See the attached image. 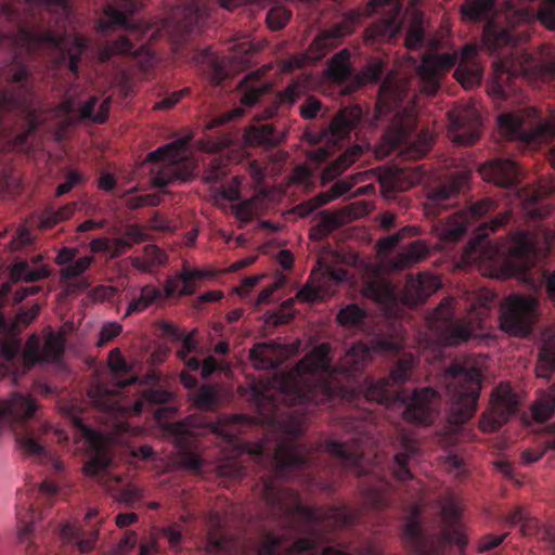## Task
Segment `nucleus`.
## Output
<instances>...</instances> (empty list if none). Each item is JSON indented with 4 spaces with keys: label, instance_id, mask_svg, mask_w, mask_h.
Here are the masks:
<instances>
[{
    "label": "nucleus",
    "instance_id": "1",
    "mask_svg": "<svg viewBox=\"0 0 555 555\" xmlns=\"http://www.w3.org/2000/svg\"><path fill=\"white\" fill-rule=\"evenodd\" d=\"M256 460L267 466V473L259 478L255 491L262 500L268 515L283 521L285 528L299 531L304 525L311 531L308 537L298 538L286 555H350L344 550L324 545L333 539L323 532L326 528L338 529L351 526L356 514L343 506L323 514L320 509L305 505L297 491L283 486L285 479L297 477L310 468L311 456L304 448L292 441H281L271 452L262 443L251 452Z\"/></svg>",
    "mask_w": 555,
    "mask_h": 555
},
{
    "label": "nucleus",
    "instance_id": "2",
    "mask_svg": "<svg viewBox=\"0 0 555 555\" xmlns=\"http://www.w3.org/2000/svg\"><path fill=\"white\" fill-rule=\"evenodd\" d=\"M540 23L551 30H555V0H542L539 9L517 8L507 3L503 16H498L487 23L483 30V42L491 52L508 49L502 57L494 62L496 81L492 92L500 99L508 96L509 80L518 77L528 80H555V48L544 47L539 56L517 47L529 39L526 27L531 22ZM551 163L555 168V145L551 151Z\"/></svg>",
    "mask_w": 555,
    "mask_h": 555
},
{
    "label": "nucleus",
    "instance_id": "3",
    "mask_svg": "<svg viewBox=\"0 0 555 555\" xmlns=\"http://www.w3.org/2000/svg\"><path fill=\"white\" fill-rule=\"evenodd\" d=\"M17 4L21 1L1 8L0 14L11 29L0 34V41L5 38L29 55L47 53L57 67L67 66L77 76L88 40L66 30L69 0H25L27 8L23 11Z\"/></svg>",
    "mask_w": 555,
    "mask_h": 555
},
{
    "label": "nucleus",
    "instance_id": "4",
    "mask_svg": "<svg viewBox=\"0 0 555 555\" xmlns=\"http://www.w3.org/2000/svg\"><path fill=\"white\" fill-rule=\"evenodd\" d=\"M1 76L7 81V86L0 88L2 149L29 154L33 151L30 137L41 122L35 107L30 74L16 63L5 67Z\"/></svg>",
    "mask_w": 555,
    "mask_h": 555
},
{
    "label": "nucleus",
    "instance_id": "5",
    "mask_svg": "<svg viewBox=\"0 0 555 555\" xmlns=\"http://www.w3.org/2000/svg\"><path fill=\"white\" fill-rule=\"evenodd\" d=\"M371 357V349L362 343H357L341 358L337 367L332 365L331 347L323 343L314 347L299 362L298 370L302 374L311 375L317 382L298 389L297 398L300 402H311L315 405L331 403L343 389L334 385L338 375L354 378L361 373Z\"/></svg>",
    "mask_w": 555,
    "mask_h": 555
},
{
    "label": "nucleus",
    "instance_id": "6",
    "mask_svg": "<svg viewBox=\"0 0 555 555\" xmlns=\"http://www.w3.org/2000/svg\"><path fill=\"white\" fill-rule=\"evenodd\" d=\"M414 362L415 359L411 353H404L393 365L388 377L377 380L366 378L363 391L366 400L379 404H389L400 400L405 421L427 425L439 412V392L431 387H424L415 389L411 396H401L395 388L410 378Z\"/></svg>",
    "mask_w": 555,
    "mask_h": 555
},
{
    "label": "nucleus",
    "instance_id": "7",
    "mask_svg": "<svg viewBox=\"0 0 555 555\" xmlns=\"http://www.w3.org/2000/svg\"><path fill=\"white\" fill-rule=\"evenodd\" d=\"M64 335L53 330H49L43 344L38 335H31L24 349L14 334L5 339L0 337V380L12 377L16 384L35 364L59 362L64 354Z\"/></svg>",
    "mask_w": 555,
    "mask_h": 555
},
{
    "label": "nucleus",
    "instance_id": "8",
    "mask_svg": "<svg viewBox=\"0 0 555 555\" xmlns=\"http://www.w3.org/2000/svg\"><path fill=\"white\" fill-rule=\"evenodd\" d=\"M479 49L475 44H466L457 53L426 55L417 67L422 92L434 95L440 88V77L453 68L455 79L465 88H474L481 82L482 66L478 60Z\"/></svg>",
    "mask_w": 555,
    "mask_h": 555
},
{
    "label": "nucleus",
    "instance_id": "9",
    "mask_svg": "<svg viewBox=\"0 0 555 555\" xmlns=\"http://www.w3.org/2000/svg\"><path fill=\"white\" fill-rule=\"evenodd\" d=\"M36 410L37 403L29 395L14 392L10 399L0 401V433L10 427L24 455L43 460L49 457V452L40 442V434L47 429L35 428L29 423Z\"/></svg>",
    "mask_w": 555,
    "mask_h": 555
},
{
    "label": "nucleus",
    "instance_id": "10",
    "mask_svg": "<svg viewBox=\"0 0 555 555\" xmlns=\"http://www.w3.org/2000/svg\"><path fill=\"white\" fill-rule=\"evenodd\" d=\"M190 138H179L146 156L154 164L152 182L157 188H166L176 182H185L195 175L197 164L188 153Z\"/></svg>",
    "mask_w": 555,
    "mask_h": 555
},
{
    "label": "nucleus",
    "instance_id": "11",
    "mask_svg": "<svg viewBox=\"0 0 555 555\" xmlns=\"http://www.w3.org/2000/svg\"><path fill=\"white\" fill-rule=\"evenodd\" d=\"M446 377L451 396V422L463 424L472 418L477 410L481 390V372L475 366L454 362L447 369Z\"/></svg>",
    "mask_w": 555,
    "mask_h": 555
},
{
    "label": "nucleus",
    "instance_id": "12",
    "mask_svg": "<svg viewBox=\"0 0 555 555\" xmlns=\"http://www.w3.org/2000/svg\"><path fill=\"white\" fill-rule=\"evenodd\" d=\"M499 129L507 140L540 144L555 139V113L543 115L534 107L504 113L498 118Z\"/></svg>",
    "mask_w": 555,
    "mask_h": 555
},
{
    "label": "nucleus",
    "instance_id": "13",
    "mask_svg": "<svg viewBox=\"0 0 555 555\" xmlns=\"http://www.w3.org/2000/svg\"><path fill=\"white\" fill-rule=\"evenodd\" d=\"M360 412L350 413L345 416L343 428L351 434L345 440H330L325 443V450L335 457L345 468L357 469V474L363 473L361 462L364 449L369 446V424L361 417Z\"/></svg>",
    "mask_w": 555,
    "mask_h": 555
},
{
    "label": "nucleus",
    "instance_id": "14",
    "mask_svg": "<svg viewBox=\"0 0 555 555\" xmlns=\"http://www.w3.org/2000/svg\"><path fill=\"white\" fill-rule=\"evenodd\" d=\"M538 300L531 296L513 295L501 306L500 326L509 335L528 336L538 318Z\"/></svg>",
    "mask_w": 555,
    "mask_h": 555
},
{
    "label": "nucleus",
    "instance_id": "15",
    "mask_svg": "<svg viewBox=\"0 0 555 555\" xmlns=\"http://www.w3.org/2000/svg\"><path fill=\"white\" fill-rule=\"evenodd\" d=\"M401 0H370L364 14L382 13V17L369 27L372 39L385 41L396 38L403 26Z\"/></svg>",
    "mask_w": 555,
    "mask_h": 555
},
{
    "label": "nucleus",
    "instance_id": "16",
    "mask_svg": "<svg viewBox=\"0 0 555 555\" xmlns=\"http://www.w3.org/2000/svg\"><path fill=\"white\" fill-rule=\"evenodd\" d=\"M470 178V170L450 169L439 175L428 185L426 191L427 205L431 207L448 208Z\"/></svg>",
    "mask_w": 555,
    "mask_h": 555
},
{
    "label": "nucleus",
    "instance_id": "17",
    "mask_svg": "<svg viewBox=\"0 0 555 555\" xmlns=\"http://www.w3.org/2000/svg\"><path fill=\"white\" fill-rule=\"evenodd\" d=\"M496 208L498 203L490 197L470 202L466 209L451 216L443 229L442 237L449 242L461 240L473 221L493 214Z\"/></svg>",
    "mask_w": 555,
    "mask_h": 555
},
{
    "label": "nucleus",
    "instance_id": "18",
    "mask_svg": "<svg viewBox=\"0 0 555 555\" xmlns=\"http://www.w3.org/2000/svg\"><path fill=\"white\" fill-rule=\"evenodd\" d=\"M74 425L79 430V437L86 440L90 450V459L83 465V473L87 476L95 477L111 464L106 440L101 433L86 425L79 417L74 420Z\"/></svg>",
    "mask_w": 555,
    "mask_h": 555
},
{
    "label": "nucleus",
    "instance_id": "19",
    "mask_svg": "<svg viewBox=\"0 0 555 555\" xmlns=\"http://www.w3.org/2000/svg\"><path fill=\"white\" fill-rule=\"evenodd\" d=\"M518 400L508 386L496 387L491 397L490 409L481 420L483 431H495L517 413Z\"/></svg>",
    "mask_w": 555,
    "mask_h": 555
},
{
    "label": "nucleus",
    "instance_id": "20",
    "mask_svg": "<svg viewBox=\"0 0 555 555\" xmlns=\"http://www.w3.org/2000/svg\"><path fill=\"white\" fill-rule=\"evenodd\" d=\"M453 304V298H444L433 313V319L442 323L443 328L439 338L444 346H457L473 337V328L469 324L454 320Z\"/></svg>",
    "mask_w": 555,
    "mask_h": 555
},
{
    "label": "nucleus",
    "instance_id": "21",
    "mask_svg": "<svg viewBox=\"0 0 555 555\" xmlns=\"http://www.w3.org/2000/svg\"><path fill=\"white\" fill-rule=\"evenodd\" d=\"M140 9L139 0H108L104 8V18L99 21L98 29L102 33L114 30L116 27L126 30H137L140 25L129 20Z\"/></svg>",
    "mask_w": 555,
    "mask_h": 555
},
{
    "label": "nucleus",
    "instance_id": "22",
    "mask_svg": "<svg viewBox=\"0 0 555 555\" xmlns=\"http://www.w3.org/2000/svg\"><path fill=\"white\" fill-rule=\"evenodd\" d=\"M481 115L474 106H466L452 118L453 140L461 145L474 144L480 134Z\"/></svg>",
    "mask_w": 555,
    "mask_h": 555
},
{
    "label": "nucleus",
    "instance_id": "23",
    "mask_svg": "<svg viewBox=\"0 0 555 555\" xmlns=\"http://www.w3.org/2000/svg\"><path fill=\"white\" fill-rule=\"evenodd\" d=\"M553 192L552 186L544 184L528 185L520 189L518 196L528 216L531 218H544L553 208L551 198Z\"/></svg>",
    "mask_w": 555,
    "mask_h": 555
},
{
    "label": "nucleus",
    "instance_id": "24",
    "mask_svg": "<svg viewBox=\"0 0 555 555\" xmlns=\"http://www.w3.org/2000/svg\"><path fill=\"white\" fill-rule=\"evenodd\" d=\"M479 173L485 181L501 188H512L520 178L517 164L507 158H495L485 163L480 166Z\"/></svg>",
    "mask_w": 555,
    "mask_h": 555
},
{
    "label": "nucleus",
    "instance_id": "25",
    "mask_svg": "<svg viewBox=\"0 0 555 555\" xmlns=\"http://www.w3.org/2000/svg\"><path fill=\"white\" fill-rule=\"evenodd\" d=\"M504 251L488 238V233H479L464 249V257L472 262L496 264L504 258Z\"/></svg>",
    "mask_w": 555,
    "mask_h": 555
},
{
    "label": "nucleus",
    "instance_id": "26",
    "mask_svg": "<svg viewBox=\"0 0 555 555\" xmlns=\"http://www.w3.org/2000/svg\"><path fill=\"white\" fill-rule=\"evenodd\" d=\"M363 111L359 105L346 106L332 119L327 129L324 132V137H330L328 141H343L349 137L351 130H353L361 121Z\"/></svg>",
    "mask_w": 555,
    "mask_h": 555
},
{
    "label": "nucleus",
    "instance_id": "27",
    "mask_svg": "<svg viewBox=\"0 0 555 555\" xmlns=\"http://www.w3.org/2000/svg\"><path fill=\"white\" fill-rule=\"evenodd\" d=\"M170 431L176 435V442L181 448V465L194 473H201L203 469L204 461L199 454L190 451L193 446V431L184 423L181 422L171 424Z\"/></svg>",
    "mask_w": 555,
    "mask_h": 555
},
{
    "label": "nucleus",
    "instance_id": "28",
    "mask_svg": "<svg viewBox=\"0 0 555 555\" xmlns=\"http://www.w3.org/2000/svg\"><path fill=\"white\" fill-rule=\"evenodd\" d=\"M9 293L10 287L3 284L0 289V307L3 305ZM39 311L40 306L38 304H34L27 309H21L13 322L5 319L2 312L0 311V337L2 339H5L7 337H9V335H13V333L15 337H17L21 328L26 327L28 324H30V322L37 318Z\"/></svg>",
    "mask_w": 555,
    "mask_h": 555
},
{
    "label": "nucleus",
    "instance_id": "29",
    "mask_svg": "<svg viewBox=\"0 0 555 555\" xmlns=\"http://www.w3.org/2000/svg\"><path fill=\"white\" fill-rule=\"evenodd\" d=\"M244 139L249 146L270 150L284 140V134L272 124L256 122L245 130Z\"/></svg>",
    "mask_w": 555,
    "mask_h": 555
},
{
    "label": "nucleus",
    "instance_id": "30",
    "mask_svg": "<svg viewBox=\"0 0 555 555\" xmlns=\"http://www.w3.org/2000/svg\"><path fill=\"white\" fill-rule=\"evenodd\" d=\"M440 287L439 280L428 273H420L416 278L411 276L405 284V297L412 305H418Z\"/></svg>",
    "mask_w": 555,
    "mask_h": 555
},
{
    "label": "nucleus",
    "instance_id": "31",
    "mask_svg": "<svg viewBox=\"0 0 555 555\" xmlns=\"http://www.w3.org/2000/svg\"><path fill=\"white\" fill-rule=\"evenodd\" d=\"M424 172L418 168H396L382 180L385 196L390 192H402L422 181Z\"/></svg>",
    "mask_w": 555,
    "mask_h": 555
},
{
    "label": "nucleus",
    "instance_id": "32",
    "mask_svg": "<svg viewBox=\"0 0 555 555\" xmlns=\"http://www.w3.org/2000/svg\"><path fill=\"white\" fill-rule=\"evenodd\" d=\"M402 540L413 555H434L416 514L410 516L403 525Z\"/></svg>",
    "mask_w": 555,
    "mask_h": 555
},
{
    "label": "nucleus",
    "instance_id": "33",
    "mask_svg": "<svg viewBox=\"0 0 555 555\" xmlns=\"http://www.w3.org/2000/svg\"><path fill=\"white\" fill-rule=\"evenodd\" d=\"M204 276L205 273L202 270H192L188 267H183L178 273L177 279H168L166 281L163 293L164 298L172 297L177 293L180 282L182 283V287L179 291L180 295H192L196 288L195 282Z\"/></svg>",
    "mask_w": 555,
    "mask_h": 555
},
{
    "label": "nucleus",
    "instance_id": "34",
    "mask_svg": "<svg viewBox=\"0 0 555 555\" xmlns=\"http://www.w3.org/2000/svg\"><path fill=\"white\" fill-rule=\"evenodd\" d=\"M379 102L387 108L395 109L408 96L406 82L399 80L395 75H387L379 86Z\"/></svg>",
    "mask_w": 555,
    "mask_h": 555
},
{
    "label": "nucleus",
    "instance_id": "35",
    "mask_svg": "<svg viewBox=\"0 0 555 555\" xmlns=\"http://www.w3.org/2000/svg\"><path fill=\"white\" fill-rule=\"evenodd\" d=\"M304 91L305 87L299 80L292 81L285 89L275 95L273 104L264 108L260 115V119L272 118L281 107H292L304 94Z\"/></svg>",
    "mask_w": 555,
    "mask_h": 555
},
{
    "label": "nucleus",
    "instance_id": "36",
    "mask_svg": "<svg viewBox=\"0 0 555 555\" xmlns=\"http://www.w3.org/2000/svg\"><path fill=\"white\" fill-rule=\"evenodd\" d=\"M282 350V345L268 341L255 345L249 350V358L258 370H273L280 364L276 352Z\"/></svg>",
    "mask_w": 555,
    "mask_h": 555
},
{
    "label": "nucleus",
    "instance_id": "37",
    "mask_svg": "<svg viewBox=\"0 0 555 555\" xmlns=\"http://www.w3.org/2000/svg\"><path fill=\"white\" fill-rule=\"evenodd\" d=\"M363 149L360 145H353L343 152L335 160L328 164L322 172L324 183L333 181L340 176L349 166H351L361 155Z\"/></svg>",
    "mask_w": 555,
    "mask_h": 555
},
{
    "label": "nucleus",
    "instance_id": "38",
    "mask_svg": "<svg viewBox=\"0 0 555 555\" xmlns=\"http://www.w3.org/2000/svg\"><path fill=\"white\" fill-rule=\"evenodd\" d=\"M351 53L348 49H341L328 61L326 74L331 80L344 83L353 75V67L350 64Z\"/></svg>",
    "mask_w": 555,
    "mask_h": 555
},
{
    "label": "nucleus",
    "instance_id": "39",
    "mask_svg": "<svg viewBox=\"0 0 555 555\" xmlns=\"http://www.w3.org/2000/svg\"><path fill=\"white\" fill-rule=\"evenodd\" d=\"M418 452V448L412 439L403 437L402 450L399 451L393 457V475L400 481H405L412 478V473L409 468V463Z\"/></svg>",
    "mask_w": 555,
    "mask_h": 555
},
{
    "label": "nucleus",
    "instance_id": "40",
    "mask_svg": "<svg viewBox=\"0 0 555 555\" xmlns=\"http://www.w3.org/2000/svg\"><path fill=\"white\" fill-rule=\"evenodd\" d=\"M50 270L44 264L31 266L28 261L21 260L12 264L10 276L13 282H36L48 278Z\"/></svg>",
    "mask_w": 555,
    "mask_h": 555
},
{
    "label": "nucleus",
    "instance_id": "41",
    "mask_svg": "<svg viewBox=\"0 0 555 555\" xmlns=\"http://www.w3.org/2000/svg\"><path fill=\"white\" fill-rule=\"evenodd\" d=\"M428 255V247L422 241H414L409 244L392 260V267L396 270H403L418 263Z\"/></svg>",
    "mask_w": 555,
    "mask_h": 555
},
{
    "label": "nucleus",
    "instance_id": "42",
    "mask_svg": "<svg viewBox=\"0 0 555 555\" xmlns=\"http://www.w3.org/2000/svg\"><path fill=\"white\" fill-rule=\"evenodd\" d=\"M164 299L163 291L154 285L147 284L141 287L139 297H134L129 302L125 317L133 313H140L151 307L153 304Z\"/></svg>",
    "mask_w": 555,
    "mask_h": 555
},
{
    "label": "nucleus",
    "instance_id": "43",
    "mask_svg": "<svg viewBox=\"0 0 555 555\" xmlns=\"http://www.w3.org/2000/svg\"><path fill=\"white\" fill-rule=\"evenodd\" d=\"M145 377V383H151L152 386L143 390L142 398L144 401L151 404H165L172 400V392L157 385L160 379V374L158 372L151 371Z\"/></svg>",
    "mask_w": 555,
    "mask_h": 555
},
{
    "label": "nucleus",
    "instance_id": "44",
    "mask_svg": "<svg viewBox=\"0 0 555 555\" xmlns=\"http://www.w3.org/2000/svg\"><path fill=\"white\" fill-rule=\"evenodd\" d=\"M135 55L134 44L130 39L120 36L118 39L107 41L99 48V60L102 63L108 62L114 55Z\"/></svg>",
    "mask_w": 555,
    "mask_h": 555
},
{
    "label": "nucleus",
    "instance_id": "45",
    "mask_svg": "<svg viewBox=\"0 0 555 555\" xmlns=\"http://www.w3.org/2000/svg\"><path fill=\"white\" fill-rule=\"evenodd\" d=\"M76 206V203H67L56 210L53 208H46L39 216V229L49 230L57 223L69 219L74 215Z\"/></svg>",
    "mask_w": 555,
    "mask_h": 555
},
{
    "label": "nucleus",
    "instance_id": "46",
    "mask_svg": "<svg viewBox=\"0 0 555 555\" xmlns=\"http://www.w3.org/2000/svg\"><path fill=\"white\" fill-rule=\"evenodd\" d=\"M443 514L447 517H451L452 521L448 524L441 530V540L444 544H456L460 547H465L467 540L464 534L461 533L460 528L456 524L459 513L455 507L448 506L443 508Z\"/></svg>",
    "mask_w": 555,
    "mask_h": 555
},
{
    "label": "nucleus",
    "instance_id": "47",
    "mask_svg": "<svg viewBox=\"0 0 555 555\" xmlns=\"http://www.w3.org/2000/svg\"><path fill=\"white\" fill-rule=\"evenodd\" d=\"M164 332L176 340L181 341V346L177 351V357L179 359H185L190 353L196 350L197 343L194 339V331L185 334L172 324H165Z\"/></svg>",
    "mask_w": 555,
    "mask_h": 555
},
{
    "label": "nucleus",
    "instance_id": "48",
    "mask_svg": "<svg viewBox=\"0 0 555 555\" xmlns=\"http://www.w3.org/2000/svg\"><path fill=\"white\" fill-rule=\"evenodd\" d=\"M493 7L494 0H470L462 5L461 12L465 20L481 21L487 18Z\"/></svg>",
    "mask_w": 555,
    "mask_h": 555
},
{
    "label": "nucleus",
    "instance_id": "49",
    "mask_svg": "<svg viewBox=\"0 0 555 555\" xmlns=\"http://www.w3.org/2000/svg\"><path fill=\"white\" fill-rule=\"evenodd\" d=\"M398 141L406 142V151L404 153L411 158H422L430 149V140L425 134L417 140L409 141L406 130L403 128L398 131Z\"/></svg>",
    "mask_w": 555,
    "mask_h": 555
},
{
    "label": "nucleus",
    "instance_id": "50",
    "mask_svg": "<svg viewBox=\"0 0 555 555\" xmlns=\"http://www.w3.org/2000/svg\"><path fill=\"white\" fill-rule=\"evenodd\" d=\"M366 318V311L356 304H349L341 308L337 315V322L343 326L358 327L361 326Z\"/></svg>",
    "mask_w": 555,
    "mask_h": 555
},
{
    "label": "nucleus",
    "instance_id": "51",
    "mask_svg": "<svg viewBox=\"0 0 555 555\" xmlns=\"http://www.w3.org/2000/svg\"><path fill=\"white\" fill-rule=\"evenodd\" d=\"M383 73L384 63L377 59L371 60L360 73L354 75V82L357 87L376 83L380 80Z\"/></svg>",
    "mask_w": 555,
    "mask_h": 555
},
{
    "label": "nucleus",
    "instance_id": "52",
    "mask_svg": "<svg viewBox=\"0 0 555 555\" xmlns=\"http://www.w3.org/2000/svg\"><path fill=\"white\" fill-rule=\"evenodd\" d=\"M555 413V393L542 395L532 405V417L543 423L550 420Z\"/></svg>",
    "mask_w": 555,
    "mask_h": 555
},
{
    "label": "nucleus",
    "instance_id": "53",
    "mask_svg": "<svg viewBox=\"0 0 555 555\" xmlns=\"http://www.w3.org/2000/svg\"><path fill=\"white\" fill-rule=\"evenodd\" d=\"M228 173V162L214 156L207 164L203 178L206 183L215 184L221 182Z\"/></svg>",
    "mask_w": 555,
    "mask_h": 555
},
{
    "label": "nucleus",
    "instance_id": "54",
    "mask_svg": "<svg viewBox=\"0 0 555 555\" xmlns=\"http://www.w3.org/2000/svg\"><path fill=\"white\" fill-rule=\"evenodd\" d=\"M193 401L199 410L210 411L217 408L219 395L214 386L203 385L194 395Z\"/></svg>",
    "mask_w": 555,
    "mask_h": 555
},
{
    "label": "nucleus",
    "instance_id": "55",
    "mask_svg": "<svg viewBox=\"0 0 555 555\" xmlns=\"http://www.w3.org/2000/svg\"><path fill=\"white\" fill-rule=\"evenodd\" d=\"M373 348L385 354L397 356L404 346L403 338L399 335L377 336L372 340Z\"/></svg>",
    "mask_w": 555,
    "mask_h": 555
},
{
    "label": "nucleus",
    "instance_id": "56",
    "mask_svg": "<svg viewBox=\"0 0 555 555\" xmlns=\"http://www.w3.org/2000/svg\"><path fill=\"white\" fill-rule=\"evenodd\" d=\"M94 262L93 256H83L75 259L68 266L61 268L60 276L62 281H68L82 275Z\"/></svg>",
    "mask_w": 555,
    "mask_h": 555
},
{
    "label": "nucleus",
    "instance_id": "57",
    "mask_svg": "<svg viewBox=\"0 0 555 555\" xmlns=\"http://www.w3.org/2000/svg\"><path fill=\"white\" fill-rule=\"evenodd\" d=\"M364 294L380 304H387L395 299L391 287L378 281H372L365 286Z\"/></svg>",
    "mask_w": 555,
    "mask_h": 555
},
{
    "label": "nucleus",
    "instance_id": "58",
    "mask_svg": "<svg viewBox=\"0 0 555 555\" xmlns=\"http://www.w3.org/2000/svg\"><path fill=\"white\" fill-rule=\"evenodd\" d=\"M250 425V418L245 415H234L231 417L229 424L216 426L217 433L224 434L229 442H233L235 438L234 433H242Z\"/></svg>",
    "mask_w": 555,
    "mask_h": 555
},
{
    "label": "nucleus",
    "instance_id": "59",
    "mask_svg": "<svg viewBox=\"0 0 555 555\" xmlns=\"http://www.w3.org/2000/svg\"><path fill=\"white\" fill-rule=\"evenodd\" d=\"M337 38L338 35L334 31L318 36L310 44V53L315 59L324 57L334 48Z\"/></svg>",
    "mask_w": 555,
    "mask_h": 555
},
{
    "label": "nucleus",
    "instance_id": "60",
    "mask_svg": "<svg viewBox=\"0 0 555 555\" xmlns=\"http://www.w3.org/2000/svg\"><path fill=\"white\" fill-rule=\"evenodd\" d=\"M312 275L309 278L307 283L297 292L296 299L302 302H315L323 300L326 296L325 288L319 283L314 284L311 282Z\"/></svg>",
    "mask_w": 555,
    "mask_h": 555
},
{
    "label": "nucleus",
    "instance_id": "61",
    "mask_svg": "<svg viewBox=\"0 0 555 555\" xmlns=\"http://www.w3.org/2000/svg\"><path fill=\"white\" fill-rule=\"evenodd\" d=\"M534 249L533 242L530 234L526 231L517 233L513 246L509 248V254L518 259L528 257Z\"/></svg>",
    "mask_w": 555,
    "mask_h": 555
},
{
    "label": "nucleus",
    "instance_id": "62",
    "mask_svg": "<svg viewBox=\"0 0 555 555\" xmlns=\"http://www.w3.org/2000/svg\"><path fill=\"white\" fill-rule=\"evenodd\" d=\"M145 256L147 257L149 263H145L140 258L133 259V266L142 270H149L151 266L163 264L166 261L165 253L155 245L145 246Z\"/></svg>",
    "mask_w": 555,
    "mask_h": 555
},
{
    "label": "nucleus",
    "instance_id": "63",
    "mask_svg": "<svg viewBox=\"0 0 555 555\" xmlns=\"http://www.w3.org/2000/svg\"><path fill=\"white\" fill-rule=\"evenodd\" d=\"M369 171L358 172L347 179L337 180L330 189L334 198H338L349 192L358 182L364 181Z\"/></svg>",
    "mask_w": 555,
    "mask_h": 555
},
{
    "label": "nucleus",
    "instance_id": "64",
    "mask_svg": "<svg viewBox=\"0 0 555 555\" xmlns=\"http://www.w3.org/2000/svg\"><path fill=\"white\" fill-rule=\"evenodd\" d=\"M256 204L257 203L255 198L245 199L237 203L236 205H233L232 210L241 222L248 223L255 218L257 214Z\"/></svg>",
    "mask_w": 555,
    "mask_h": 555
}]
</instances>
